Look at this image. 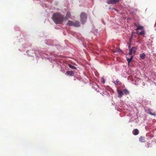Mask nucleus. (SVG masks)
<instances>
[{"instance_id":"1","label":"nucleus","mask_w":156,"mask_h":156,"mask_svg":"<svg viewBox=\"0 0 156 156\" xmlns=\"http://www.w3.org/2000/svg\"><path fill=\"white\" fill-rule=\"evenodd\" d=\"M64 19V16L59 12H56L53 15L52 19L56 24H62Z\"/></svg>"},{"instance_id":"2","label":"nucleus","mask_w":156,"mask_h":156,"mask_svg":"<svg viewBox=\"0 0 156 156\" xmlns=\"http://www.w3.org/2000/svg\"><path fill=\"white\" fill-rule=\"evenodd\" d=\"M117 91L118 94V97L119 98H121L124 94L127 95L129 93V91L126 89H124L122 91L117 90Z\"/></svg>"},{"instance_id":"3","label":"nucleus","mask_w":156,"mask_h":156,"mask_svg":"<svg viewBox=\"0 0 156 156\" xmlns=\"http://www.w3.org/2000/svg\"><path fill=\"white\" fill-rule=\"evenodd\" d=\"M87 15L86 13L84 12H82L80 15V21L82 23H84L87 20Z\"/></svg>"},{"instance_id":"4","label":"nucleus","mask_w":156,"mask_h":156,"mask_svg":"<svg viewBox=\"0 0 156 156\" xmlns=\"http://www.w3.org/2000/svg\"><path fill=\"white\" fill-rule=\"evenodd\" d=\"M74 72L73 71H66L65 74L68 76H73L74 75Z\"/></svg>"},{"instance_id":"5","label":"nucleus","mask_w":156,"mask_h":156,"mask_svg":"<svg viewBox=\"0 0 156 156\" xmlns=\"http://www.w3.org/2000/svg\"><path fill=\"white\" fill-rule=\"evenodd\" d=\"M145 111L146 112H147L148 114H149L151 115L154 116H155L156 115V114L155 112H154L153 113L151 112V109L149 108L146 110Z\"/></svg>"},{"instance_id":"6","label":"nucleus","mask_w":156,"mask_h":156,"mask_svg":"<svg viewBox=\"0 0 156 156\" xmlns=\"http://www.w3.org/2000/svg\"><path fill=\"white\" fill-rule=\"evenodd\" d=\"M73 26L75 27H78L80 26V23L78 20H76L74 22Z\"/></svg>"},{"instance_id":"7","label":"nucleus","mask_w":156,"mask_h":156,"mask_svg":"<svg viewBox=\"0 0 156 156\" xmlns=\"http://www.w3.org/2000/svg\"><path fill=\"white\" fill-rule=\"evenodd\" d=\"M107 2L108 4H114L117 2L116 0H107Z\"/></svg>"},{"instance_id":"8","label":"nucleus","mask_w":156,"mask_h":156,"mask_svg":"<svg viewBox=\"0 0 156 156\" xmlns=\"http://www.w3.org/2000/svg\"><path fill=\"white\" fill-rule=\"evenodd\" d=\"M74 22L71 20H68L66 25L69 26H73L74 25Z\"/></svg>"},{"instance_id":"9","label":"nucleus","mask_w":156,"mask_h":156,"mask_svg":"<svg viewBox=\"0 0 156 156\" xmlns=\"http://www.w3.org/2000/svg\"><path fill=\"white\" fill-rule=\"evenodd\" d=\"M65 18L66 20L68 19V18L71 19V13L69 12L68 11L67 12Z\"/></svg>"},{"instance_id":"10","label":"nucleus","mask_w":156,"mask_h":156,"mask_svg":"<svg viewBox=\"0 0 156 156\" xmlns=\"http://www.w3.org/2000/svg\"><path fill=\"white\" fill-rule=\"evenodd\" d=\"M130 49L133 52V53L135 54L137 50V48L135 47H133Z\"/></svg>"},{"instance_id":"11","label":"nucleus","mask_w":156,"mask_h":156,"mask_svg":"<svg viewBox=\"0 0 156 156\" xmlns=\"http://www.w3.org/2000/svg\"><path fill=\"white\" fill-rule=\"evenodd\" d=\"M133 58V56H131L130 58H126V60L128 62V65H129V64L131 61L132 60Z\"/></svg>"},{"instance_id":"12","label":"nucleus","mask_w":156,"mask_h":156,"mask_svg":"<svg viewBox=\"0 0 156 156\" xmlns=\"http://www.w3.org/2000/svg\"><path fill=\"white\" fill-rule=\"evenodd\" d=\"M139 133V131L137 129H134L133 131V134L135 135H138Z\"/></svg>"},{"instance_id":"13","label":"nucleus","mask_w":156,"mask_h":156,"mask_svg":"<svg viewBox=\"0 0 156 156\" xmlns=\"http://www.w3.org/2000/svg\"><path fill=\"white\" fill-rule=\"evenodd\" d=\"M144 27L143 26L138 25L137 27V28L136 29V30H143V29Z\"/></svg>"},{"instance_id":"14","label":"nucleus","mask_w":156,"mask_h":156,"mask_svg":"<svg viewBox=\"0 0 156 156\" xmlns=\"http://www.w3.org/2000/svg\"><path fill=\"white\" fill-rule=\"evenodd\" d=\"M145 33L144 31L142 30V31L139 32L138 31L137 32L136 34L138 35H143V34H145Z\"/></svg>"},{"instance_id":"15","label":"nucleus","mask_w":156,"mask_h":156,"mask_svg":"<svg viewBox=\"0 0 156 156\" xmlns=\"http://www.w3.org/2000/svg\"><path fill=\"white\" fill-rule=\"evenodd\" d=\"M28 51V54H29V55H31V56H32V55H31V54H30V52H31L32 54H33L34 53H35L34 51V50H33V49H32L31 50H28V51Z\"/></svg>"},{"instance_id":"16","label":"nucleus","mask_w":156,"mask_h":156,"mask_svg":"<svg viewBox=\"0 0 156 156\" xmlns=\"http://www.w3.org/2000/svg\"><path fill=\"white\" fill-rule=\"evenodd\" d=\"M145 55L144 53H142L140 55V57L142 59H144L145 58Z\"/></svg>"},{"instance_id":"17","label":"nucleus","mask_w":156,"mask_h":156,"mask_svg":"<svg viewBox=\"0 0 156 156\" xmlns=\"http://www.w3.org/2000/svg\"><path fill=\"white\" fill-rule=\"evenodd\" d=\"M140 140L141 142H144L145 141V138L142 136H141L140 138Z\"/></svg>"},{"instance_id":"18","label":"nucleus","mask_w":156,"mask_h":156,"mask_svg":"<svg viewBox=\"0 0 156 156\" xmlns=\"http://www.w3.org/2000/svg\"><path fill=\"white\" fill-rule=\"evenodd\" d=\"M69 67L70 68H72V69H76V67L75 66H74L72 65H69Z\"/></svg>"},{"instance_id":"19","label":"nucleus","mask_w":156,"mask_h":156,"mask_svg":"<svg viewBox=\"0 0 156 156\" xmlns=\"http://www.w3.org/2000/svg\"><path fill=\"white\" fill-rule=\"evenodd\" d=\"M119 82V81L118 80L115 81H113V82L115 84H118Z\"/></svg>"},{"instance_id":"20","label":"nucleus","mask_w":156,"mask_h":156,"mask_svg":"<svg viewBox=\"0 0 156 156\" xmlns=\"http://www.w3.org/2000/svg\"><path fill=\"white\" fill-rule=\"evenodd\" d=\"M101 82L104 83H105V80L104 78H101Z\"/></svg>"},{"instance_id":"21","label":"nucleus","mask_w":156,"mask_h":156,"mask_svg":"<svg viewBox=\"0 0 156 156\" xmlns=\"http://www.w3.org/2000/svg\"><path fill=\"white\" fill-rule=\"evenodd\" d=\"M133 53V52L130 49L129 50V55H131Z\"/></svg>"},{"instance_id":"22","label":"nucleus","mask_w":156,"mask_h":156,"mask_svg":"<svg viewBox=\"0 0 156 156\" xmlns=\"http://www.w3.org/2000/svg\"><path fill=\"white\" fill-rule=\"evenodd\" d=\"M117 51L118 52H121L122 51L119 48H118L116 49Z\"/></svg>"},{"instance_id":"23","label":"nucleus","mask_w":156,"mask_h":156,"mask_svg":"<svg viewBox=\"0 0 156 156\" xmlns=\"http://www.w3.org/2000/svg\"><path fill=\"white\" fill-rule=\"evenodd\" d=\"M149 144H149V143H148L147 144V145H148V147H149Z\"/></svg>"},{"instance_id":"24","label":"nucleus","mask_w":156,"mask_h":156,"mask_svg":"<svg viewBox=\"0 0 156 156\" xmlns=\"http://www.w3.org/2000/svg\"><path fill=\"white\" fill-rule=\"evenodd\" d=\"M135 26H137V25L136 24V25H135Z\"/></svg>"}]
</instances>
